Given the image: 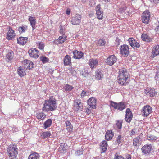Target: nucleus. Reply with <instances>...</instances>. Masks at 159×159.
Wrapping results in <instances>:
<instances>
[{
    "instance_id": "1",
    "label": "nucleus",
    "mask_w": 159,
    "mask_h": 159,
    "mask_svg": "<svg viewBox=\"0 0 159 159\" xmlns=\"http://www.w3.org/2000/svg\"><path fill=\"white\" fill-rule=\"evenodd\" d=\"M57 107L56 99L53 96H51L48 99L45 100L42 110L44 112H49L56 110Z\"/></svg>"
},
{
    "instance_id": "2",
    "label": "nucleus",
    "mask_w": 159,
    "mask_h": 159,
    "mask_svg": "<svg viewBox=\"0 0 159 159\" xmlns=\"http://www.w3.org/2000/svg\"><path fill=\"white\" fill-rule=\"evenodd\" d=\"M129 74L127 69L122 68L119 69L117 81L121 85H126L128 83Z\"/></svg>"
},
{
    "instance_id": "3",
    "label": "nucleus",
    "mask_w": 159,
    "mask_h": 159,
    "mask_svg": "<svg viewBox=\"0 0 159 159\" xmlns=\"http://www.w3.org/2000/svg\"><path fill=\"white\" fill-rule=\"evenodd\" d=\"M18 148L16 145L9 146L7 149V153L10 159H15L18 154Z\"/></svg>"
},
{
    "instance_id": "4",
    "label": "nucleus",
    "mask_w": 159,
    "mask_h": 159,
    "mask_svg": "<svg viewBox=\"0 0 159 159\" xmlns=\"http://www.w3.org/2000/svg\"><path fill=\"white\" fill-rule=\"evenodd\" d=\"M110 102V106L115 109L122 111L126 108L124 102H123L117 103L111 101Z\"/></svg>"
},
{
    "instance_id": "5",
    "label": "nucleus",
    "mask_w": 159,
    "mask_h": 159,
    "mask_svg": "<svg viewBox=\"0 0 159 159\" xmlns=\"http://www.w3.org/2000/svg\"><path fill=\"white\" fill-rule=\"evenodd\" d=\"M120 52L122 56L125 57H127L129 53V47L128 45L123 44L120 48Z\"/></svg>"
},
{
    "instance_id": "6",
    "label": "nucleus",
    "mask_w": 159,
    "mask_h": 159,
    "mask_svg": "<svg viewBox=\"0 0 159 159\" xmlns=\"http://www.w3.org/2000/svg\"><path fill=\"white\" fill-rule=\"evenodd\" d=\"M82 18L81 16L78 14H76L71 20V23L74 25H80Z\"/></svg>"
},
{
    "instance_id": "7",
    "label": "nucleus",
    "mask_w": 159,
    "mask_h": 159,
    "mask_svg": "<svg viewBox=\"0 0 159 159\" xmlns=\"http://www.w3.org/2000/svg\"><path fill=\"white\" fill-rule=\"evenodd\" d=\"M153 150L152 146L151 144H145L141 148L142 152L144 154L147 155L149 154Z\"/></svg>"
},
{
    "instance_id": "8",
    "label": "nucleus",
    "mask_w": 159,
    "mask_h": 159,
    "mask_svg": "<svg viewBox=\"0 0 159 159\" xmlns=\"http://www.w3.org/2000/svg\"><path fill=\"white\" fill-rule=\"evenodd\" d=\"M150 17V12L148 10H146L143 13L141 16L142 22L145 24H148Z\"/></svg>"
},
{
    "instance_id": "9",
    "label": "nucleus",
    "mask_w": 159,
    "mask_h": 159,
    "mask_svg": "<svg viewBox=\"0 0 159 159\" xmlns=\"http://www.w3.org/2000/svg\"><path fill=\"white\" fill-rule=\"evenodd\" d=\"M83 104L80 99H76L74 101L73 110L75 111H81L83 109Z\"/></svg>"
},
{
    "instance_id": "10",
    "label": "nucleus",
    "mask_w": 159,
    "mask_h": 159,
    "mask_svg": "<svg viewBox=\"0 0 159 159\" xmlns=\"http://www.w3.org/2000/svg\"><path fill=\"white\" fill-rule=\"evenodd\" d=\"M152 112V108L149 105L144 106L142 110V112L143 116L147 117Z\"/></svg>"
},
{
    "instance_id": "11",
    "label": "nucleus",
    "mask_w": 159,
    "mask_h": 159,
    "mask_svg": "<svg viewBox=\"0 0 159 159\" xmlns=\"http://www.w3.org/2000/svg\"><path fill=\"white\" fill-rule=\"evenodd\" d=\"M95 10L97 18L99 20H102L103 17V12L101 9V5L100 4H98L96 7Z\"/></svg>"
},
{
    "instance_id": "12",
    "label": "nucleus",
    "mask_w": 159,
    "mask_h": 159,
    "mask_svg": "<svg viewBox=\"0 0 159 159\" xmlns=\"http://www.w3.org/2000/svg\"><path fill=\"white\" fill-rule=\"evenodd\" d=\"M28 53L30 56L34 58H37L39 56V52L36 48H32L29 50Z\"/></svg>"
},
{
    "instance_id": "13",
    "label": "nucleus",
    "mask_w": 159,
    "mask_h": 159,
    "mask_svg": "<svg viewBox=\"0 0 159 159\" xmlns=\"http://www.w3.org/2000/svg\"><path fill=\"white\" fill-rule=\"evenodd\" d=\"M117 58L114 55L109 56L107 59L106 63L108 65L111 66L116 62Z\"/></svg>"
},
{
    "instance_id": "14",
    "label": "nucleus",
    "mask_w": 159,
    "mask_h": 159,
    "mask_svg": "<svg viewBox=\"0 0 159 159\" xmlns=\"http://www.w3.org/2000/svg\"><path fill=\"white\" fill-rule=\"evenodd\" d=\"M133 117L132 112L129 108H127L126 111V114L125 119V121L128 122L130 123L132 120Z\"/></svg>"
},
{
    "instance_id": "15",
    "label": "nucleus",
    "mask_w": 159,
    "mask_h": 159,
    "mask_svg": "<svg viewBox=\"0 0 159 159\" xmlns=\"http://www.w3.org/2000/svg\"><path fill=\"white\" fill-rule=\"evenodd\" d=\"M71 52L73 55V58L75 59H79L81 58L84 56L83 53L76 49L73 50Z\"/></svg>"
},
{
    "instance_id": "16",
    "label": "nucleus",
    "mask_w": 159,
    "mask_h": 159,
    "mask_svg": "<svg viewBox=\"0 0 159 159\" xmlns=\"http://www.w3.org/2000/svg\"><path fill=\"white\" fill-rule=\"evenodd\" d=\"M128 41L129 42V44L133 48H138L140 46L139 43L137 42L133 38H130L128 39Z\"/></svg>"
},
{
    "instance_id": "17",
    "label": "nucleus",
    "mask_w": 159,
    "mask_h": 159,
    "mask_svg": "<svg viewBox=\"0 0 159 159\" xmlns=\"http://www.w3.org/2000/svg\"><path fill=\"white\" fill-rule=\"evenodd\" d=\"M146 95H149L150 97L155 96L157 95L155 89L152 88H147L144 91Z\"/></svg>"
},
{
    "instance_id": "18",
    "label": "nucleus",
    "mask_w": 159,
    "mask_h": 159,
    "mask_svg": "<svg viewBox=\"0 0 159 159\" xmlns=\"http://www.w3.org/2000/svg\"><path fill=\"white\" fill-rule=\"evenodd\" d=\"M24 67L26 69L31 70L34 68V64L31 61L28 60L27 59L24 60Z\"/></svg>"
},
{
    "instance_id": "19",
    "label": "nucleus",
    "mask_w": 159,
    "mask_h": 159,
    "mask_svg": "<svg viewBox=\"0 0 159 159\" xmlns=\"http://www.w3.org/2000/svg\"><path fill=\"white\" fill-rule=\"evenodd\" d=\"M88 104L92 109L96 108V99L94 97L89 98L88 101Z\"/></svg>"
},
{
    "instance_id": "20",
    "label": "nucleus",
    "mask_w": 159,
    "mask_h": 159,
    "mask_svg": "<svg viewBox=\"0 0 159 159\" xmlns=\"http://www.w3.org/2000/svg\"><path fill=\"white\" fill-rule=\"evenodd\" d=\"M26 69L23 66H20L17 69V73L20 77H23L26 75Z\"/></svg>"
},
{
    "instance_id": "21",
    "label": "nucleus",
    "mask_w": 159,
    "mask_h": 159,
    "mask_svg": "<svg viewBox=\"0 0 159 159\" xmlns=\"http://www.w3.org/2000/svg\"><path fill=\"white\" fill-rule=\"evenodd\" d=\"M15 35L14 31L11 27L9 28L7 35V38L9 40H10Z\"/></svg>"
},
{
    "instance_id": "22",
    "label": "nucleus",
    "mask_w": 159,
    "mask_h": 159,
    "mask_svg": "<svg viewBox=\"0 0 159 159\" xmlns=\"http://www.w3.org/2000/svg\"><path fill=\"white\" fill-rule=\"evenodd\" d=\"M159 55V45L154 46L152 52V56L154 58L156 56Z\"/></svg>"
},
{
    "instance_id": "23",
    "label": "nucleus",
    "mask_w": 159,
    "mask_h": 159,
    "mask_svg": "<svg viewBox=\"0 0 159 159\" xmlns=\"http://www.w3.org/2000/svg\"><path fill=\"white\" fill-rule=\"evenodd\" d=\"M133 141V146H139L142 142V139L139 136H138L136 138H134Z\"/></svg>"
},
{
    "instance_id": "24",
    "label": "nucleus",
    "mask_w": 159,
    "mask_h": 159,
    "mask_svg": "<svg viewBox=\"0 0 159 159\" xmlns=\"http://www.w3.org/2000/svg\"><path fill=\"white\" fill-rule=\"evenodd\" d=\"M98 64V61L97 59H91L89 60V65L92 69L96 67Z\"/></svg>"
},
{
    "instance_id": "25",
    "label": "nucleus",
    "mask_w": 159,
    "mask_h": 159,
    "mask_svg": "<svg viewBox=\"0 0 159 159\" xmlns=\"http://www.w3.org/2000/svg\"><path fill=\"white\" fill-rule=\"evenodd\" d=\"M17 43L24 45L27 42L28 38L27 37H20L17 39Z\"/></svg>"
},
{
    "instance_id": "26",
    "label": "nucleus",
    "mask_w": 159,
    "mask_h": 159,
    "mask_svg": "<svg viewBox=\"0 0 159 159\" xmlns=\"http://www.w3.org/2000/svg\"><path fill=\"white\" fill-rule=\"evenodd\" d=\"M142 40L148 42H150L152 40V39L146 34L143 33L141 36Z\"/></svg>"
},
{
    "instance_id": "27",
    "label": "nucleus",
    "mask_w": 159,
    "mask_h": 159,
    "mask_svg": "<svg viewBox=\"0 0 159 159\" xmlns=\"http://www.w3.org/2000/svg\"><path fill=\"white\" fill-rule=\"evenodd\" d=\"M71 58L70 56L66 55L64 59V65L65 66L70 65L71 63Z\"/></svg>"
},
{
    "instance_id": "28",
    "label": "nucleus",
    "mask_w": 159,
    "mask_h": 159,
    "mask_svg": "<svg viewBox=\"0 0 159 159\" xmlns=\"http://www.w3.org/2000/svg\"><path fill=\"white\" fill-rule=\"evenodd\" d=\"M28 20L30 22V25L34 30L35 29V25L36 23V18H35L32 16H29Z\"/></svg>"
},
{
    "instance_id": "29",
    "label": "nucleus",
    "mask_w": 159,
    "mask_h": 159,
    "mask_svg": "<svg viewBox=\"0 0 159 159\" xmlns=\"http://www.w3.org/2000/svg\"><path fill=\"white\" fill-rule=\"evenodd\" d=\"M113 135L114 134L111 130H107L105 136L106 140L107 141L111 140L113 138Z\"/></svg>"
},
{
    "instance_id": "30",
    "label": "nucleus",
    "mask_w": 159,
    "mask_h": 159,
    "mask_svg": "<svg viewBox=\"0 0 159 159\" xmlns=\"http://www.w3.org/2000/svg\"><path fill=\"white\" fill-rule=\"evenodd\" d=\"M66 126V129L67 131L70 133L72 132L73 131V127L72 125L69 120H67L65 122Z\"/></svg>"
},
{
    "instance_id": "31",
    "label": "nucleus",
    "mask_w": 159,
    "mask_h": 159,
    "mask_svg": "<svg viewBox=\"0 0 159 159\" xmlns=\"http://www.w3.org/2000/svg\"><path fill=\"white\" fill-rule=\"evenodd\" d=\"M40 157L39 154L34 152L29 156L28 159H39Z\"/></svg>"
},
{
    "instance_id": "32",
    "label": "nucleus",
    "mask_w": 159,
    "mask_h": 159,
    "mask_svg": "<svg viewBox=\"0 0 159 159\" xmlns=\"http://www.w3.org/2000/svg\"><path fill=\"white\" fill-rule=\"evenodd\" d=\"M52 120L51 119H48L43 124V128L44 129H46L50 127L52 124Z\"/></svg>"
},
{
    "instance_id": "33",
    "label": "nucleus",
    "mask_w": 159,
    "mask_h": 159,
    "mask_svg": "<svg viewBox=\"0 0 159 159\" xmlns=\"http://www.w3.org/2000/svg\"><path fill=\"white\" fill-rule=\"evenodd\" d=\"M107 141L103 140L101 143L100 145L102 151L101 152H104L107 150Z\"/></svg>"
},
{
    "instance_id": "34",
    "label": "nucleus",
    "mask_w": 159,
    "mask_h": 159,
    "mask_svg": "<svg viewBox=\"0 0 159 159\" xmlns=\"http://www.w3.org/2000/svg\"><path fill=\"white\" fill-rule=\"evenodd\" d=\"M51 135V133L49 131L42 132L41 134V137L42 139H45L49 137Z\"/></svg>"
},
{
    "instance_id": "35",
    "label": "nucleus",
    "mask_w": 159,
    "mask_h": 159,
    "mask_svg": "<svg viewBox=\"0 0 159 159\" xmlns=\"http://www.w3.org/2000/svg\"><path fill=\"white\" fill-rule=\"evenodd\" d=\"M36 116L37 119L43 120L46 118V115L43 112H38L36 114Z\"/></svg>"
},
{
    "instance_id": "36",
    "label": "nucleus",
    "mask_w": 159,
    "mask_h": 159,
    "mask_svg": "<svg viewBox=\"0 0 159 159\" xmlns=\"http://www.w3.org/2000/svg\"><path fill=\"white\" fill-rule=\"evenodd\" d=\"M67 36L64 34L61 36H60L57 39V41L60 44H62L66 40Z\"/></svg>"
},
{
    "instance_id": "37",
    "label": "nucleus",
    "mask_w": 159,
    "mask_h": 159,
    "mask_svg": "<svg viewBox=\"0 0 159 159\" xmlns=\"http://www.w3.org/2000/svg\"><path fill=\"white\" fill-rule=\"evenodd\" d=\"M28 29L27 26L26 25H23L19 27L18 28V30L20 33H22L25 32Z\"/></svg>"
},
{
    "instance_id": "38",
    "label": "nucleus",
    "mask_w": 159,
    "mask_h": 159,
    "mask_svg": "<svg viewBox=\"0 0 159 159\" xmlns=\"http://www.w3.org/2000/svg\"><path fill=\"white\" fill-rule=\"evenodd\" d=\"M66 143H61L58 149L59 151L61 152H62L64 151H66Z\"/></svg>"
},
{
    "instance_id": "39",
    "label": "nucleus",
    "mask_w": 159,
    "mask_h": 159,
    "mask_svg": "<svg viewBox=\"0 0 159 159\" xmlns=\"http://www.w3.org/2000/svg\"><path fill=\"white\" fill-rule=\"evenodd\" d=\"M157 139V137L153 135H149L147 137V139L152 142H155Z\"/></svg>"
},
{
    "instance_id": "40",
    "label": "nucleus",
    "mask_w": 159,
    "mask_h": 159,
    "mask_svg": "<svg viewBox=\"0 0 159 159\" xmlns=\"http://www.w3.org/2000/svg\"><path fill=\"white\" fill-rule=\"evenodd\" d=\"M74 88V87L68 84H66L64 85L63 87V89L66 91H70Z\"/></svg>"
},
{
    "instance_id": "41",
    "label": "nucleus",
    "mask_w": 159,
    "mask_h": 159,
    "mask_svg": "<svg viewBox=\"0 0 159 159\" xmlns=\"http://www.w3.org/2000/svg\"><path fill=\"white\" fill-rule=\"evenodd\" d=\"M106 43V42L104 39H100L98 41V45L100 46H104Z\"/></svg>"
},
{
    "instance_id": "42",
    "label": "nucleus",
    "mask_w": 159,
    "mask_h": 159,
    "mask_svg": "<svg viewBox=\"0 0 159 159\" xmlns=\"http://www.w3.org/2000/svg\"><path fill=\"white\" fill-rule=\"evenodd\" d=\"M95 76L98 80H100L103 77V74L102 72L99 71L96 74Z\"/></svg>"
},
{
    "instance_id": "43",
    "label": "nucleus",
    "mask_w": 159,
    "mask_h": 159,
    "mask_svg": "<svg viewBox=\"0 0 159 159\" xmlns=\"http://www.w3.org/2000/svg\"><path fill=\"white\" fill-rule=\"evenodd\" d=\"M38 47L41 50H43L44 47V44L41 42H38L36 43Z\"/></svg>"
},
{
    "instance_id": "44",
    "label": "nucleus",
    "mask_w": 159,
    "mask_h": 159,
    "mask_svg": "<svg viewBox=\"0 0 159 159\" xmlns=\"http://www.w3.org/2000/svg\"><path fill=\"white\" fill-rule=\"evenodd\" d=\"M14 53L13 51H11L7 54V58L9 60L12 59L13 57Z\"/></svg>"
},
{
    "instance_id": "45",
    "label": "nucleus",
    "mask_w": 159,
    "mask_h": 159,
    "mask_svg": "<svg viewBox=\"0 0 159 159\" xmlns=\"http://www.w3.org/2000/svg\"><path fill=\"white\" fill-rule=\"evenodd\" d=\"M122 123V120H118L116 123V125L118 129H121Z\"/></svg>"
},
{
    "instance_id": "46",
    "label": "nucleus",
    "mask_w": 159,
    "mask_h": 159,
    "mask_svg": "<svg viewBox=\"0 0 159 159\" xmlns=\"http://www.w3.org/2000/svg\"><path fill=\"white\" fill-rule=\"evenodd\" d=\"M40 60L43 63L48 62L49 61V59L46 57L42 56L40 57Z\"/></svg>"
},
{
    "instance_id": "47",
    "label": "nucleus",
    "mask_w": 159,
    "mask_h": 159,
    "mask_svg": "<svg viewBox=\"0 0 159 159\" xmlns=\"http://www.w3.org/2000/svg\"><path fill=\"white\" fill-rule=\"evenodd\" d=\"M123 138L122 137L121 135H119L116 138V141L118 144L121 143L123 141Z\"/></svg>"
},
{
    "instance_id": "48",
    "label": "nucleus",
    "mask_w": 159,
    "mask_h": 159,
    "mask_svg": "<svg viewBox=\"0 0 159 159\" xmlns=\"http://www.w3.org/2000/svg\"><path fill=\"white\" fill-rule=\"evenodd\" d=\"M89 92L88 91H85L84 90L81 93L80 95L82 98L86 96H88L89 95Z\"/></svg>"
},
{
    "instance_id": "49",
    "label": "nucleus",
    "mask_w": 159,
    "mask_h": 159,
    "mask_svg": "<svg viewBox=\"0 0 159 159\" xmlns=\"http://www.w3.org/2000/svg\"><path fill=\"white\" fill-rule=\"evenodd\" d=\"M136 132V129L135 128H134L130 131V133L129 134L130 136H132L135 134Z\"/></svg>"
},
{
    "instance_id": "50",
    "label": "nucleus",
    "mask_w": 159,
    "mask_h": 159,
    "mask_svg": "<svg viewBox=\"0 0 159 159\" xmlns=\"http://www.w3.org/2000/svg\"><path fill=\"white\" fill-rule=\"evenodd\" d=\"M91 107H87L86 108V112L87 114H89L91 113Z\"/></svg>"
},
{
    "instance_id": "51",
    "label": "nucleus",
    "mask_w": 159,
    "mask_h": 159,
    "mask_svg": "<svg viewBox=\"0 0 159 159\" xmlns=\"http://www.w3.org/2000/svg\"><path fill=\"white\" fill-rule=\"evenodd\" d=\"M83 153V152L82 151L80 150H78L75 152V155L76 156H79L81 155Z\"/></svg>"
},
{
    "instance_id": "52",
    "label": "nucleus",
    "mask_w": 159,
    "mask_h": 159,
    "mask_svg": "<svg viewBox=\"0 0 159 159\" xmlns=\"http://www.w3.org/2000/svg\"><path fill=\"white\" fill-rule=\"evenodd\" d=\"M126 7H121L119 9V11L121 13L124 12L126 10Z\"/></svg>"
},
{
    "instance_id": "53",
    "label": "nucleus",
    "mask_w": 159,
    "mask_h": 159,
    "mask_svg": "<svg viewBox=\"0 0 159 159\" xmlns=\"http://www.w3.org/2000/svg\"><path fill=\"white\" fill-rule=\"evenodd\" d=\"M151 2L155 4H157L159 3V0H150Z\"/></svg>"
},
{
    "instance_id": "54",
    "label": "nucleus",
    "mask_w": 159,
    "mask_h": 159,
    "mask_svg": "<svg viewBox=\"0 0 159 159\" xmlns=\"http://www.w3.org/2000/svg\"><path fill=\"white\" fill-rule=\"evenodd\" d=\"M12 130L13 133H15L18 131V129L17 128L13 127L12 129Z\"/></svg>"
},
{
    "instance_id": "55",
    "label": "nucleus",
    "mask_w": 159,
    "mask_h": 159,
    "mask_svg": "<svg viewBox=\"0 0 159 159\" xmlns=\"http://www.w3.org/2000/svg\"><path fill=\"white\" fill-rule=\"evenodd\" d=\"M115 159H124V158L121 156H117L115 157Z\"/></svg>"
},
{
    "instance_id": "56",
    "label": "nucleus",
    "mask_w": 159,
    "mask_h": 159,
    "mask_svg": "<svg viewBox=\"0 0 159 159\" xmlns=\"http://www.w3.org/2000/svg\"><path fill=\"white\" fill-rule=\"evenodd\" d=\"M155 79L156 80H159V74L156 73V74L155 77Z\"/></svg>"
},
{
    "instance_id": "57",
    "label": "nucleus",
    "mask_w": 159,
    "mask_h": 159,
    "mask_svg": "<svg viewBox=\"0 0 159 159\" xmlns=\"http://www.w3.org/2000/svg\"><path fill=\"white\" fill-rule=\"evenodd\" d=\"M131 155L129 154H127L126 155V158L125 159H131Z\"/></svg>"
},
{
    "instance_id": "58",
    "label": "nucleus",
    "mask_w": 159,
    "mask_h": 159,
    "mask_svg": "<svg viewBox=\"0 0 159 159\" xmlns=\"http://www.w3.org/2000/svg\"><path fill=\"white\" fill-rule=\"evenodd\" d=\"M66 13L68 15H69L70 14V9H68L66 11Z\"/></svg>"
},
{
    "instance_id": "59",
    "label": "nucleus",
    "mask_w": 159,
    "mask_h": 159,
    "mask_svg": "<svg viewBox=\"0 0 159 159\" xmlns=\"http://www.w3.org/2000/svg\"><path fill=\"white\" fill-rule=\"evenodd\" d=\"M59 32L61 34H63V29L62 26H60V30Z\"/></svg>"
},
{
    "instance_id": "60",
    "label": "nucleus",
    "mask_w": 159,
    "mask_h": 159,
    "mask_svg": "<svg viewBox=\"0 0 159 159\" xmlns=\"http://www.w3.org/2000/svg\"><path fill=\"white\" fill-rule=\"evenodd\" d=\"M155 30L156 32L159 30V25L155 28Z\"/></svg>"
},
{
    "instance_id": "61",
    "label": "nucleus",
    "mask_w": 159,
    "mask_h": 159,
    "mask_svg": "<svg viewBox=\"0 0 159 159\" xmlns=\"http://www.w3.org/2000/svg\"><path fill=\"white\" fill-rule=\"evenodd\" d=\"M116 42H120V39H119L118 38H117L116 39Z\"/></svg>"
},
{
    "instance_id": "62",
    "label": "nucleus",
    "mask_w": 159,
    "mask_h": 159,
    "mask_svg": "<svg viewBox=\"0 0 159 159\" xmlns=\"http://www.w3.org/2000/svg\"><path fill=\"white\" fill-rule=\"evenodd\" d=\"M157 73L159 74V67L157 69Z\"/></svg>"
},
{
    "instance_id": "63",
    "label": "nucleus",
    "mask_w": 159,
    "mask_h": 159,
    "mask_svg": "<svg viewBox=\"0 0 159 159\" xmlns=\"http://www.w3.org/2000/svg\"><path fill=\"white\" fill-rule=\"evenodd\" d=\"M103 1H105V2H110V0H103Z\"/></svg>"
},
{
    "instance_id": "64",
    "label": "nucleus",
    "mask_w": 159,
    "mask_h": 159,
    "mask_svg": "<svg viewBox=\"0 0 159 159\" xmlns=\"http://www.w3.org/2000/svg\"><path fill=\"white\" fill-rule=\"evenodd\" d=\"M2 133V131L1 129H0V134H1Z\"/></svg>"
}]
</instances>
